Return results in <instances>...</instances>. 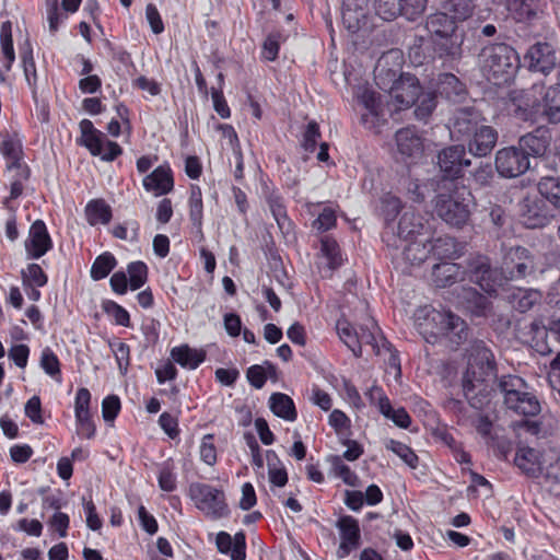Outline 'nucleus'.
<instances>
[{"label":"nucleus","instance_id":"nucleus-38","mask_svg":"<svg viewBox=\"0 0 560 560\" xmlns=\"http://www.w3.org/2000/svg\"><path fill=\"white\" fill-rule=\"evenodd\" d=\"M86 221L90 225L108 224L113 218V211L104 199L90 200L84 209Z\"/></svg>","mask_w":560,"mask_h":560},{"label":"nucleus","instance_id":"nucleus-18","mask_svg":"<svg viewBox=\"0 0 560 560\" xmlns=\"http://www.w3.org/2000/svg\"><path fill=\"white\" fill-rule=\"evenodd\" d=\"M523 224L528 229L545 226L553 217L541 197H525L520 205Z\"/></svg>","mask_w":560,"mask_h":560},{"label":"nucleus","instance_id":"nucleus-53","mask_svg":"<svg viewBox=\"0 0 560 560\" xmlns=\"http://www.w3.org/2000/svg\"><path fill=\"white\" fill-rule=\"evenodd\" d=\"M21 278L24 290H27L28 287H45L48 282V276L36 262L28 264L21 271Z\"/></svg>","mask_w":560,"mask_h":560},{"label":"nucleus","instance_id":"nucleus-28","mask_svg":"<svg viewBox=\"0 0 560 560\" xmlns=\"http://www.w3.org/2000/svg\"><path fill=\"white\" fill-rule=\"evenodd\" d=\"M397 151L405 158L417 159L423 152V139L415 127H406L396 131Z\"/></svg>","mask_w":560,"mask_h":560},{"label":"nucleus","instance_id":"nucleus-30","mask_svg":"<svg viewBox=\"0 0 560 560\" xmlns=\"http://www.w3.org/2000/svg\"><path fill=\"white\" fill-rule=\"evenodd\" d=\"M465 275V268L452 261L435 264L432 268V281L439 288H446L463 281Z\"/></svg>","mask_w":560,"mask_h":560},{"label":"nucleus","instance_id":"nucleus-23","mask_svg":"<svg viewBox=\"0 0 560 560\" xmlns=\"http://www.w3.org/2000/svg\"><path fill=\"white\" fill-rule=\"evenodd\" d=\"M472 109L474 107H462L451 119L448 129L452 138L460 141H467V139L480 126L479 115Z\"/></svg>","mask_w":560,"mask_h":560},{"label":"nucleus","instance_id":"nucleus-60","mask_svg":"<svg viewBox=\"0 0 560 560\" xmlns=\"http://www.w3.org/2000/svg\"><path fill=\"white\" fill-rule=\"evenodd\" d=\"M77 434L82 439L92 440L96 435V425L91 413L74 416Z\"/></svg>","mask_w":560,"mask_h":560},{"label":"nucleus","instance_id":"nucleus-26","mask_svg":"<svg viewBox=\"0 0 560 560\" xmlns=\"http://www.w3.org/2000/svg\"><path fill=\"white\" fill-rule=\"evenodd\" d=\"M498 137V131L493 127L480 125L467 139L469 153L479 158L487 156L495 147Z\"/></svg>","mask_w":560,"mask_h":560},{"label":"nucleus","instance_id":"nucleus-8","mask_svg":"<svg viewBox=\"0 0 560 560\" xmlns=\"http://www.w3.org/2000/svg\"><path fill=\"white\" fill-rule=\"evenodd\" d=\"M497 388L503 395L505 406L523 416H537L540 412V402L528 392V385L517 375H502L497 381Z\"/></svg>","mask_w":560,"mask_h":560},{"label":"nucleus","instance_id":"nucleus-37","mask_svg":"<svg viewBox=\"0 0 560 560\" xmlns=\"http://www.w3.org/2000/svg\"><path fill=\"white\" fill-rule=\"evenodd\" d=\"M269 408L275 416L285 421H295L298 418L293 399L283 393H272L269 397Z\"/></svg>","mask_w":560,"mask_h":560},{"label":"nucleus","instance_id":"nucleus-48","mask_svg":"<svg viewBox=\"0 0 560 560\" xmlns=\"http://www.w3.org/2000/svg\"><path fill=\"white\" fill-rule=\"evenodd\" d=\"M158 483L161 490L173 492L177 488V475L175 472V464L170 458L159 465Z\"/></svg>","mask_w":560,"mask_h":560},{"label":"nucleus","instance_id":"nucleus-31","mask_svg":"<svg viewBox=\"0 0 560 560\" xmlns=\"http://www.w3.org/2000/svg\"><path fill=\"white\" fill-rule=\"evenodd\" d=\"M364 108L365 110L361 114L362 125L374 133H381L383 128L387 126L389 117L394 118L401 109H409L410 107H395L394 112L388 110L389 107Z\"/></svg>","mask_w":560,"mask_h":560},{"label":"nucleus","instance_id":"nucleus-52","mask_svg":"<svg viewBox=\"0 0 560 560\" xmlns=\"http://www.w3.org/2000/svg\"><path fill=\"white\" fill-rule=\"evenodd\" d=\"M104 48L113 60L117 61L126 72L130 70L136 71V65L132 60L131 54L121 45H116L109 39L103 42Z\"/></svg>","mask_w":560,"mask_h":560},{"label":"nucleus","instance_id":"nucleus-50","mask_svg":"<svg viewBox=\"0 0 560 560\" xmlns=\"http://www.w3.org/2000/svg\"><path fill=\"white\" fill-rule=\"evenodd\" d=\"M19 55L26 81L31 85L33 81L35 82L37 75L36 65L33 56V47L28 38H25V40L19 45Z\"/></svg>","mask_w":560,"mask_h":560},{"label":"nucleus","instance_id":"nucleus-54","mask_svg":"<svg viewBox=\"0 0 560 560\" xmlns=\"http://www.w3.org/2000/svg\"><path fill=\"white\" fill-rule=\"evenodd\" d=\"M328 460L331 465V472L336 477L340 478L347 486H358L359 476L343 463L342 457L338 455H331Z\"/></svg>","mask_w":560,"mask_h":560},{"label":"nucleus","instance_id":"nucleus-6","mask_svg":"<svg viewBox=\"0 0 560 560\" xmlns=\"http://www.w3.org/2000/svg\"><path fill=\"white\" fill-rule=\"evenodd\" d=\"M480 57L487 78L494 85L509 84L521 67L518 52L506 43H493L485 46Z\"/></svg>","mask_w":560,"mask_h":560},{"label":"nucleus","instance_id":"nucleus-44","mask_svg":"<svg viewBox=\"0 0 560 560\" xmlns=\"http://www.w3.org/2000/svg\"><path fill=\"white\" fill-rule=\"evenodd\" d=\"M39 366L51 380L62 382L61 363L50 347H45L40 352Z\"/></svg>","mask_w":560,"mask_h":560},{"label":"nucleus","instance_id":"nucleus-36","mask_svg":"<svg viewBox=\"0 0 560 560\" xmlns=\"http://www.w3.org/2000/svg\"><path fill=\"white\" fill-rule=\"evenodd\" d=\"M171 358L184 369L196 370L206 360V353L182 345L171 350Z\"/></svg>","mask_w":560,"mask_h":560},{"label":"nucleus","instance_id":"nucleus-15","mask_svg":"<svg viewBox=\"0 0 560 560\" xmlns=\"http://www.w3.org/2000/svg\"><path fill=\"white\" fill-rule=\"evenodd\" d=\"M427 91L415 74L400 73L388 98L399 105H430V101L424 100Z\"/></svg>","mask_w":560,"mask_h":560},{"label":"nucleus","instance_id":"nucleus-62","mask_svg":"<svg viewBox=\"0 0 560 560\" xmlns=\"http://www.w3.org/2000/svg\"><path fill=\"white\" fill-rule=\"evenodd\" d=\"M1 153L4 158L12 161L11 166H18L21 160L22 145L18 140L11 137H5L1 142Z\"/></svg>","mask_w":560,"mask_h":560},{"label":"nucleus","instance_id":"nucleus-21","mask_svg":"<svg viewBox=\"0 0 560 560\" xmlns=\"http://www.w3.org/2000/svg\"><path fill=\"white\" fill-rule=\"evenodd\" d=\"M322 132L319 125L316 120H310L301 136L300 147L305 153L312 154L316 151L317 145H319V150L317 152L316 159L319 163H325L327 166L334 165V162L329 155V144L327 142H320Z\"/></svg>","mask_w":560,"mask_h":560},{"label":"nucleus","instance_id":"nucleus-49","mask_svg":"<svg viewBox=\"0 0 560 560\" xmlns=\"http://www.w3.org/2000/svg\"><path fill=\"white\" fill-rule=\"evenodd\" d=\"M284 40V36L280 31L270 32L262 45L260 50V59L264 61H276L279 57L281 43Z\"/></svg>","mask_w":560,"mask_h":560},{"label":"nucleus","instance_id":"nucleus-25","mask_svg":"<svg viewBox=\"0 0 560 560\" xmlns=\"http://www.w3.org/2000/svg\"><path fill=\"white\" fill-rule=\"evenodd\" d=\"M145 191L155 197L170 194L174 189V177L168 164L159 165L142 179Z\"/></svg>","mask_w":560,"mask_h":560},{"label":"nucleus","instance_id":"nucleus-34","mask_svg":"<svg viewBox=\"0 0 560 560\" xmlns=\"http://www.w3.org/2000/svg\"><path fill=\"white\" fill-rule=\"evenodd\" d=\"M424 229V219L413 210H407L399 219L397 234L401 240L411 241L422 235Z\"/></svg>","mask_w":560,"mask_h":560},{"label":"nucleus","instance_id":"nucleus-55","mask_svg":"<svg viewBox=\"0 0 560 560\" xmlns=\"http://www.w3.org/2000/svg\"><path fill=\"white\" fill-rule=\"evenodd\" d=\"M470 176H471V183L476 189L491 187L495 179V174H494L492 165L490 163H483V162H481L471 172Z\"/></svg>","mask_w":560,"mask_h":560},{"label":"nucleus","instance_id":"nucleus-24","mask_svg":"<svg viewBox=\"0 0 560 560\" xmlns=\"http://www.w3.org/2000/svg\"><path fill=\"white\" fill-rule=\"evenodd\" d=\"M514 117L529 126H544L560 121V107H515Z\"/></svg>","mask_w":560,"mask_h":560},{"label":"nucleus","instance_id":"nucleus-64","mask_svg":"<svg viewBox=\"0 0 560 560\" xmlns=\"http://www.w3.org/2000/svg\"><path fill=\"white\" fill-rule=\"evenodd\" d=\"M514 298L516 310L525 313L539 302L540 294L538 291L524 290L520 291L516 295H514Z\"/></svg>","mask_w":560,"mask_h":560},{"label":"nucleus","instance_id":"nucleus-7","mask_svg":"<svg viewBox=\"0 0 560 560\" xmlns=\"http://www.w3.org/2000/svg\"><path fill=\"white\" fill-rule=\"evenodd\" d=\"M425 28L431 35L433 50L439 58L455 60L462 56V40L456 34L457 24L448 13L430 14Z\"/></svg>","mask_w":560,"mask_h":560},{"label":"nucleus","instance_id":"nucleus-4","mask_svg":"<svg viewBox=\"0 0 560 560\" xmlns=\"http://www.w3.org/2000/svg\"><path fill=\"white\" fill-rule=\"evenodd\" d=\"M498 366L494 354L490 348H488L483 341H478L474 345L470 354L469 365L463 377V392L474 408H481L483 400L475 394L478 387L479 393L486 389L483 383L491 378H497Z\"/></svg>","mask_w":560,"mask_h":560},{"label":"nucleus","instance_id":"nucleus-3","mask_svg":"<svg viewBox=\"0 0 560 560\" xmlns=\"http://www.w3.org/2000/svg\"><path fill=\"white\" fill-rule=\"evenodd\" d=\"M415 324L424 339L432 343L439 337H445L458 346L468 336V327L464 319L450 311H438L430 305L416 311Z\"/></svg>","mask_w":560,"mask_h":560},{"label":"nucleus","instance_id":"nucleus-32","mask_svg":"<svg viewBox=\"0 0 560 560\" xmlns=\"http://www.w3.org/2000/svg\"><path fill=\"white\" fill-rule=\"evenodd\" d=\"M265 197L270 212L281 232L290 233L293 228V222L288 215L283 197L276 189H266Z\"/></svg>","mask_w":560,"mask_h":560},{"label":"nucleus","instance_id":"nucleus-63","mask_svg":"<svg viewBox=\"0 0 560 560\" xmlns=\"http://www.w3.org/2000/svg\"><path fill=\"white\" fill-rule=\"evenodd\" d=\"M337 217L334 209L326 207L318 214V217L313 221L312 226L316 231L324 233L329 231L336 226Z\"/></svg>","mask_w":560,"mask_h":560},{"label":"nucleus","instance_id":"nucleus-35","mask_svg":"<svg viewBox=\"0 0 560 560\" xmlns=\"http://www.w3.org/2000/svg\"><path fill=\"white\" fill-rule=\"evenodd\" d=\"M430 250L438 259H454L462 253V246L455 237L450 235L439 236L430 240Z\"/></svg>","mask_w":560,"mask_h":560},{"label":"nucleus","instance_id":"nucleus-2","mask_svg":"<svg viewBox=\"0 0 560 560\" xmlns=\"http://www.w3.org/2000/svg\"><path fill=\"white\" fill-rule=\"evenodd\" d=\"M336 330L340 340L347 346L355 358L362 357V346H372L375 354H381L382 350L389 353L386 359V372L394 373L396 381L401 377V362L398 350L384 337L378 343L376 332L380 327L373 318H368L365 323L358 327L351 324L347 318L341 317L336 322Z\"/></svg>","mask_w":560,"mask_h":560},{"label":"nucleus","instance_id":"nucleus-12","mask_svg":"<svg viewBox=\"0 0 560 560\" xmlns=\"http://www.w3.org/2000/svg\"><path fill=\"white\" fill-rule=\"evenodd\" d=\"M468 272L469 280L489 294L495 293L498 288L508 282L501 267L493 268L489 257L483 255H478L469 260Z\"/></svg>","mask_w":560,"mask_h":560},{"label":"nucleus","instance_id":"nucleus-11","mask_svg":"<svg viewBox=\"0 0 560 560\" xmlns=\"http://www.w3.org/2000/svg\"><path fill=\"white\" fill-rule=\"evenodd\" d=\"M468 98L466 84L455 74L443 72L431 81V86L427 91L424 100L430 101V105H439L442 102L452 104H463Z\"/></svg>","mask_w":560,"mask_h":560},{"label":"nucleus","instance_id":"nucleus-57","mask_svg":"<svg viewBox=\"0 0 560 560\" xmlns=\"http://www.w3.org/2000/svg\"><path fill=\"white\" fill-rule=\"evenodd\" d=\"M103 311L110 317H113L116 325L122 327H130V315L128 311L113 300H104L102 302Z\"/></svg>","mask_w":560,"mask_h":560},{"label":"nucleus","instance_id":"nucleus-39","mask_svg":"<svg viewBox=\"0 0 560 560\" xmlns=\"http://www.w3.org/2000/svg\"><path fill=\"white\" fill-rule=\"evenodd\" d=\"M537 189L539 195L552 205L556 209H560V177L553 175L541 176Z\"/></svg>","mask_w":560,"mask_h":560},{"label":"nucleus","instance_id":"nucleus-22","mask_svg":"<svg viewBox=\"0 0 560 560\" xmlns=\"http://www.w3.org/2000/svg\"><path fill=\"white\" fill-rule=\"evenodd\" d=\"M497 5H504L517 23L534 24L542 13L539 0H492Z\"/></svg>","mask_w":560,"mask_h":560},{"label":"nucleus","instance_id":"nucleus-19","mask_svg":"<svg viewBox=\"0 0 560 560\" xmlns=\"http://www.w3.org/2000/svg\"><path fill=\"white\" fill-rule=\"evenodd\" d=\"M340 544L337 549V557L343 559L348 557L353 550L359 548L361 544V530L358 520L351 515H342L338 518L336 524Z\"/></svg>","mask_w":560,"mask_h":560},{"label":"nucleus","instance_id":"nucleus-47","mask_svg":"<svg viewBox=\"0 0 560 560\" xmlns=\"http://www.w3.org/2000/svg\"><path fill=\"white\" fill-rule=\"evenodd\" d=\"M127 278L129 280V288L132 291L142 288L149 277V268L142 260L130 261L127 265Z\"/></svg>","mask_w":560,"mask_h":560},{"label":"nucleus","instance_id":"nucleus-45","mask_svg":"<svg viewBox=\"0 0 560 560\" xmlns=\"http://www.w3.org/2000/svg\"><path fill=\"white\" fill-rule=\"evenodd\" d=\"M431 254L429 240L417 241L411 240L405 246L402 255L406 261L410 265L422 264Z\"/></svg>","mask_w":560,"mask_h":560},{"label":"nucleus","instance_id":"nucleus-5","mask_svg":"<svg viewBox=\"0 0 560 560\" xmlns=\"http://www.w3.org/2000/svg\"><path fill=\"white\" fill-rule=\"evenodd\" d=\"M475 197L465 185L451 183L447 191L439 192L435 197L436 214L450 226L462 229L470 219Z\"/></svg>","mask_w":560,"mask_h":560},{"label":"nucleus","instance_id":"nucleus-29","mask_svg":"<svg viewBox=\"0 0 560 560\" xmlns=\"http://www.w3.org/2000/svg\"><path fill=\"white\" fill-rule=\"evenodd\" d=\"M550 132L544 126H536L535 130L520 138V148L529 156H541L546 153L550 143Z\"/></svg>","mask_w":560,"mask_h":560},{"label":"nucleus","instance_id":"nucleus-17","mask_svg":"<svg viewBox=\"0 0 560 560\" xmlns=\"http://www.w3.org/2000/svg\"><path fill=\"white\" fill-rule=\"evenodd\" d=\"M555 47L547 42H537L524 55V66L532 72L548 74L556 67Z\"/></svg>","mask_w":560,"mask_h":560},{"label":"nucleus","instance_id":"nucleus-58","mask_svg":"<svg viewBox=\"0 0 560 560\" xmlns=\"http://www.w3.org/2000/svg\"><path fill=\"white\" fill-rule=\"evenodd\" d=\"M374 10L384 21H393L401 13L400 0H375Z\"/></svg>","mask_w":560,"mask_h":560},{"label":"nucleus","instance_id":"nucleus-33","mask_svg":"<svg viewBox=\"0 0 560 560\" xmlns=\"http://www.w3.org/2000/svg\"><path fill=\"white\" fill-rule=\"evenodd\" d=\"M540 453L529 446H520L514 457V464L527 476L538 477L542 470Z\"/></svg>","mask_w":560,"mask_h":560},{"label":"nucleus","instance_id":"nucleus-41","mask_svg":"<svg viewBox=\"0 0 560 560\" xmlns=\"http://www.w3.org/2000/svg\"><path fill=\"white\" fill-rule=\"evenodd\" d=\"M0 44L3 55L2 68L5 72L10 71L15 60V52L13 47L12 38V23L11 21H4L0 27Z\"/></svg>","mask_w":560,"mask_h":560},{"label":"nucleus","instance_id":"nucleus-16","mask_svg":"<svg viewBox=\"0 0 560 560\" xmlns=\"http://www.w3.org/2000/svg\"><path fill=\"white\" fill-rule=\"evenodd\" d=\"M471 164L464 145H451L438 154V165L443 177L453 180L463 177L464 168Z\"/></svg>","mask_w":560,"mask_h":560},{"label":"nucleus","instance_id":"nucleus-14","mask_svg":"<svg viewBox=\"0 0 560 560\" xmlns=\"http://www.w3.org/2000/svg\"><path fill=\"white\" fill-rule=\"evenodd\" d=\"M495 171L501 177L516 178L530 166L528 154L520 147H505L495 153Z\"/></svg>","mask_w":560,"mask_h":560},{"label":"nucleus","instance_id":"nucleus-27","mask_svg":"<svg viewBox=\"0 0 560 560\" xmlns=\"http://www.w3.org/2000/svg\"><path fill=\"white\" fill-rule=\"evenodd\" d=\"M215 546L220 553L229 556L231 560H246V535L243 530L234 536L224 530L219 532Z\"/></svg>","mask_w":560,"mask_h":560},{"label":"nucleus","instance_id":"nucleus-20","mask_svg":"<svg viewBox=\"0 0 560 560\" xmlns=\"http://www.w3.org/2000/svg\"><path fill=\"white\" fill-rule=\"evenodd\" d=\"M24 245L28 259H39L52 248V240L43 220L32 223Z\"/></svg>","mask_w":560,"mask_h":560},{"label":"nucleus","instance_id":"nucleus-13","mask_svg":"<svg viewBox=\"0 0 560 560\" xmlns=\"http://www.w3.org/2000/svg\"><path fill=\"white\" fill-rule=\"evenodd\" d=\"M501 269L506 281L524 279L535 272V257L526 247H510L503 255Z\"/></svg>","mask_w":560,"mask_h":560},{"label":"nucleus","instance_id":"nucleus-46","mask_svg":"<svg viewBox=\"0 0 560 560\" xmlns=\"http://www.w3.org/2000/svg\"><path fill=\"white\" fill-rule=\"evenodd\" d=\"M385 447L387 451H390L395 455H397L409 468H418L419 456L407 444L394 439H389L388 441H386Z\"/></svg>","mask_w":560,"mask_h":560},{"label":"nucleus","instance_id":"nucleus-61","mask_svg":"<svg viewBox=\"0 0 560 560\" xmlns=\"http://www.w3.org/2000/svg\"><path fill=\"white\" fill-rule=\"evenodd\" d=\"M401 16L408 21H416L425 10L428 0H400Z\"/></svg>","mask_w":560,"mask_h":560},{"label":"nucleus","instance_id":"nucleus-59","mask_svg":"<svg viewBox=\"0 0 560 560\" xmlns=\"http://www.w3.org/2000/svg\"><path fill=\"white\" fill-rule=\"evenodd\" d=\"M401 208V201L396 196L387 194L381 198V211L387 224L396 219Z\"/></svg>","mask_w":560,"mask_h":560},{"label":"nucleus","instance_id":"nucleus-9","mask_svg":"<svg viewBox=\"0 0 560 560\" xmlns=\"http://www.w3.org/2000/svg\"><path fill=\"white\" fill-rule=\"evenodd\" d=\"M188 495L195 506L210 520H221L231 513L225 493L220 488L209 483L192 482L188 488Z\"/></svg>","mask_w":560,"mask_h":560},{"label":"nucleus","instance_id":"nucleus-56","mask_svg":"<svg viewBox=\"0 0 560 560\" xmlns=\"http://www.w3.org/2000/svg\"><path fill=\"white\" fill-rule=\"evenodd\" d=\"M341 19L343 26L352 34L357 33L366 24L368 13L363 11H352L351 8H341Z\"/></svg>","mask_w":560,"mask_h":560},{"label":"nucleus","instance_id":"nucleus-43","mask_svg":"<svg viewBox=\"0 0 560 560\" xmlns=\"http://www.w3.org/2000/svg\"><path fill=\"white\" fill-rule=\"evenodd\" d=\"M320 253L327 260L329 270H336L343 264L339 244L331 236L325 235L320 238Z\"/></svg>","mask_w":560,"mask_h":560},{"label":"nucleus","instance_id":"nucleus-42","mask_svg":"<svg viewBox=\"0 0 560 560\" xmlns=\"http://www.w3.org/2000/svg\"><path fill=\"white\" fill-rule=\"evenodd\" d=\"M117 259L110 252H103L93 261L90 270V277L94 281H100L109 276L116 268Z\"/></svg>","mask_w":560,"mask_h":560},{"label":"nucleus","instance_id":"nucleus-1","mask_svg":"<svg viewBox=\"0 0 560 560\" xmlns=\"http://www.w3.org/2000/svg\"><path fill=\"white\" fill-rule=\"evenodd\" d=\"M402 68V54L393 49L383 54L374 68V82L383 92L374 89L369 81L360 79L349 83V92L358 105H389L388 95L393 91Z\"/></svg>","mask_w":560,"mask_h":560},{"label":"nucleus","instance_id":"nucleus-40","mask_svg":"<svg viewBox=\"0 0 560 560\" xmlns=\"http://www.w3.org/2000/svg\"><path fill=\"white\" fill-rule=\"evenodd\" d=\"M380 412L392 420L398 428L408 429L411 424V417L404 407L395 409L387 396H383L378 400Z\"/></svg>","mask_w":560,"mask_h":560},{"label":"nucleus","instance_id":"nucleus-10","mask_svg":"<svg viewBox=\"0 0 560 560\" xmlns=\"http://www.w3.org/2000/svg\"><path fill=\"white\" fill-rule=\"evenodd\" d=\"M79 130L77 144L85 148L92 156H97L103 162H113L122 154V148L95 128L90 119H82L79 122Z\"/></svg>","mask_w":560,"mask_h":560},{"label":"nucleus","instance_id":"nucleus-51","mask_svg":"<svg viewBox=\"0 0 560 560\" xmlns=\"http://www.w3.org/2000/svg\"><path fill=\"white\" fill-rule=\"evenodd\" d=\"M443 8L457 24L458 21H465L471 16L475 3L474 0H447Z\"/></svg>","mask_w":560,"mask_h":560}]
</instances>
